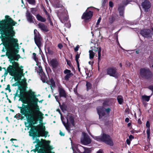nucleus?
Instances as JSON below:
<instances>
[{
	"mask_svg": "<svg viewBox=\"0 0 153 153\" xmlns=\"http://www.w3.org/2000/svg\"><path fill=\"white\" fill-rule=\"evenodd\" d=\"M16 96H17V94H16V95H15V96L14 97V100L15 99V98H16Z\"/></svg>",
	"mask_w": 153,
	"mask_h": 153,
	"instance_id": "e2e57ef3",
	"label": "nucleus"
},
{
	"mask_svg": "<svg viewBox=\"0 0 153 153\" xmlns=\"http://www.w3.org/2000/svg\"><path fill=\"white\" fill-rule=\"evenodd\" d=\"M60 108L64 113L66 112L67 111V106H60Z\"/></svg>",
	"mask_w": 153,
	"mask_h": 153,
	"instance_id": "72a5a7b5",
	"label": "nucleus"
},
{
	"mask_svg": "<svg viewBox=\"0 0 153 153\" xmlns=\"http://www.w3.org/2000/svg\"><path fill=\"white\" fill-rule=\"evenodd\" d=\"M125 121L126 123H128L129 121V119L127 117L126 118Z\"/></svg>",
	"mask_w": 153,
	"mask_h": 153,
	"instance_id": "864d4df0",
	"label": "nucleus"
},
{
	"mask_svg": "<svg viewBox=\"0 0 153 153\" xmlns=\"http://www.w3.org/2000/svg\"><path fill=\"white\" fill-rule=\"evenodd\" d=\"M136 53L137 54L139 53V50H137V51H136Z\"/></svg>",
	"mask_w": 153,
	"mask_h": 153,
	"instance_id": "052dcab7",
	"label": "nucleus"
},
{
	"mask_svg": "<svg viewBox=\"0 0 153 153\" xmlns=\"http://www.w3.org/2000/svg\"><path fill=\"white\" fill-rule=\"evenodd\" d=\"M151 29H152V31L153 32V27H152L151 28Z\"/></svg>",
	"mask_w": 153,
	"mask_h": 153,
	"instance_id": "338daca9",
	"label": "nucleus"
},
{
	"mask_svg": "<svg viewBox=\"0 0 153 153\" xmlns=\"http://www.w3.org/2000/svg\"><path fill=\"white\" fill-rule=\"evenodd\" d=\"M100 119L103 120L109 115L110 109L109 108H105L102 106H99L97 108Z\"/></svg>",
	"mask_w": 153,
	"mask_h": 153,
	"instance_id": "423d86ee",
	"label": "nucleus"
},
{
	"mask_svg": "<svg viewBox=\"0 0 153 153\" xmlns=\"http://www.w3.org/2000/svg\"><path fill=\"white\" fill-rule=\"evenodd\" d=\"M131 125V124L130 123H129L128 124L127 126L128 127H130Z\"/></svg>",
	"mask_w": 153,
	"mask_h": 153,
	"instance_id": "13d9d810",
	"label": "nucleus"
},
{
	"mask_svg": "<svg viewBox=\"0 0 153 153\" xmlns=\"http://www.w3.org/2000/svg\"><path fill=\"white\" fill-rule=\"evenodd\" d=\"M150 96L146 95H143L142 97V100L143 101H148L150 99Z\"/></svg>",
	"mask_w": 153,
	"mask_h": 153,
	"instance_id": "7c9ffc66",
	"label": "nucleus"
},
{
	"mask_svg": "<svg viewBox=\"0 0 153 153\" xmlns=\"http://www.w3.org/2000/svg\"><path fill=\"white\" fill-rule=\"evenodd\" d=\"M72 148L74 152L73 153H76L77 151L80 153L81 152L79 149L82 150V149L84 150V153H90V149L85 148L79 144L74 146H73L72 144Z\"/></svg>",
	"mask_w": 153,
	"mask_h": 153,
	"instance_id": "6e6552de",
	"label": "nucleus"
},
{
	"mask_svg": "<svg viewBox=\"0 0 153 153\" xmlns=\"http://www.w3.org/2000/svg\"><path fill=\"white\" fill-rule=\"evenodd\" d=\"M97 153H103V151L102 150L100 149L97 151Z\"/></svg>",
	"mask_w": 153,
	"mask_h": 153,
	"instance_id": "6e6d98bb",
	"label": "nucleus"
},
{
	"mask_svg": "<svg viewBox=\"0 0 153 153\" xmlns=\"http://www.w3.org/2000/svg\"><path fill=\"white\" fill-rule=\"evenodd\" d=\"M64 12L65 13L63 14H62L59 16V19L62 23H63L65 21H67L68 19V17L67 16V10H65Z\"/></svg>",
	"mask_w": 153,
	"mask_h": 153,
	"instance_id": "aec40b11",
	"label": "nucleus"
},
{
	"mask_svg": "<svg viewBox=\"0 0 153 153\" xmlns=\"http://www.w3.org/2000/svg\"><path fill=\"white\" fill-rule=\"evenodd\" d=\"M127 4H128L127 3H126V4H124V3H123V4H124V5H126Z\"/></svg>",
	"mask_w": 153,
	"mask_h": 153,
	"instance_id": "0e129e2a",
	"label": "nucleus"
},
{
	"mask_svg": "<svg viewBox=\"0 0 153 153\" xmlns=\"http://www.w3.org/2000/svg\"><path fill=\"white\" fill-rule=\"evenodd\" d=\"M134 137L132 135H130L129 137V139L130 140H131L134 138Z\"/></svg>",
	"mask_w": 153,
	"mask_h": 153,
	"instance_id": "a18cd8bd",
	"label": "nucleus"
},
{
	"mask_svg": "<svg viewBox=\"0 0 153 153\" xmlns=\"http://www.w3.org/2000/svg\"><path fill=\"white\" fill-rule=\"evenodd\" d=\"M78 70L79 71H80V69L79 68H78Z\"/></svg>",
	"mask_w": 153,
	"mask_h": 153,
	"instance_id": "69168bd1",
	"label": "nucleus"
},
{
	"mask_svg": "<svg viewBox=\"0 0 153 153\" xmlns=\"http://www.w3.org/2000/svg\"><path fill=\"white\" fill-rule=\"evenodd\" d=\"M118 101L120 104H122L123 102V97L121 96H118L117 97Z\"/></svg>",
	"mask_w": 153,
	"mask_h": 153,
	"instance_id": "473e14b6",
	"label": "nucleus"
},
{
	"mask_svg": "<svg viewBox=\"0 0 153 153\" xmlns=\"http://www.w3.org/2000/svg\"><path fill=\"white\" fill-rule=\"evenodd\" d=\"M36 18L38 21H40L41 22H44L46 20V19L45 18L43 17L39 14L37 15Z\"/></svg>",
	"mask_w": 153,
	"mask_h": 153,
	"instance_id": "bb28decb",
	"label": "nucleus"
},
{
	"mask_svg": "<svg viewBox=\"0 0 153 153\" xmlns=\"http://www.w3.org/2000/svg\"><path fill=\"white\" fill-rule=\"evenodd\" d=\"M36 54L35 53H33V59L35 60V61L36 62V65H38L39 64V62L38 60V59L36 58Z\"/></svg>",
	"mask_w": 153,
	"mask_h": 153,
	"instance_id": "f704fd0d",
	"label": "nucleus"
},
{
	"mask_svg": "<svg viewBox=\"0 0 153 153\" xmlns=\"http://www.w3.org/2000/svg\"><path fill=\"white\" fill-rule=\"evenodd\" d=\"M27 1L30 4H33L34 2V0H27Z\"/></svg>",
	"mask_w": 153,
	"mask_h": 153,
	"instance_id": "79ce46f5",
	"label": "nucleus"
},
{
	"mask_svg": "<svg viewBox=\"0 0 153 153\" xmlns=\"http://www.w3.org/2000/svg\"><path fill=\"white\" fill-rule=\"evenodd\" d=\"M64 73L65 74H66L64 77V79L66 81L68 80L69 78L73 75V74L71 73V71L68 69H66L65 70Z\"/></svg>",
	"mask_w": 153,
	"mask_h": 153,
	"instance_id": "6ab92c4d",
	"label": "nucleus"
},
{
	"mask_svg": "<svg viewBox=\"0 0 153 153\" xmlns=\"http://www.w3.org/2000/svg\"><path fill=\"white\" fill-rule=\"evenodd\" d=\"M140 33L143 36L146 38L151 37L153 35L151 31L149 29L143 30L140 31Z\"/></svg>",
	"mask_w": 153,
	"mask_h": 153,
	"instance_id": "2eb2a0df",
	"label": "nucleus"
},
{
	"mask_svg": "<svg viewBox=\"0 0 153 153\" xmlns=\"http://www.w3.org/2000/svg\"><path fill=\"white\" fill-rule=\"evenodd\" d=\"M107 73L110 76L116 78H118L120 75V73L118 72L117 69L114 68H111L108 69Z\"/></svg>",
	"mask_w": 153,
	"mask_h": 153,
	"instance_id": "ddd939ff",
	"label": "nucleus"
},
{
	"mask_svg": "<svg viewBox=\"0 0 153 153\" xmlns=\"http://www.w3.org/2000/svg\"><path fill=\"white\" fill-rule=\"evenodd\" d=\"M62 6V5L61 4H56L55 5V6L57 8H59L60 7H61Z\"/></svg>",
	"mask_w": 153,
	"mask_h": 153,
	"instance_id": "09e8293b",
	"label": "nucleus"
},
{
	"mask_svg": "<svg viewBox=\"0 0 153 153\" xmlns=\"http://www.w3.org/2000/svg\"><path fill=\"white\" fill-rule=\"evenodd\" d=\"M48 83L50 85V86L52 90L53 89V88L55 87V82L53 79H51L50 81H48Z\"/></svg>",
	"mask_w": 153,
	"mask_h": 153,
	"instance_id": "393cba45",
	"label": "nucleus"
},
{
	"mask_svg": "<svg viewBox=\"0 0 153 153\" xmlns=\"http://www.w3.org/2000/svg\"><path fill=\"white\" fill-rule=\"evenodd\" d=\"M45 127L42 124H41L37 126H32L29 131V135L31 136L34 137L36 133L37 132L38 136L46 137L48 132L45 131Z\"/></svg>",
	"mask_w": 153,
	"mask_h": 153,
	"instance_id": "20e7f679",
	"label": "nucleus"
},
{
	"mask_svg": "<svg viewBox=\"0 0 153 153\" xmlns=\"http://www.w3.org/2000/svg\"><path fill=\"white\" fill-rule=\"evenodd\" d=\"M79 48V45H77L74 49V51H77Z\"/></svg>",
	"mask_w": 153,
	"mask_h": 153,
	"instance_id": "37998d69",
	"label": "nucleus"
},
{
	"mask_svg": "<svg viewBox=\"0 0 153 153\" xmlns=\"http://www.w3.org/2000/svg\"><path fill=\"white\" fill-rule=\"evenodd\" d=\"M45 50L46 51H48V53L49 54L52 55L53 53V51L50 49V48L49 47H47V46H46Z\"/></svg>",
	"mask_w": 153,
	"mask_h": 153,
	"instance_id": "c9c22d12",
	"label": "nucleus"
},
{
	"mask_svg": "<svg viewBox=\"0 0 153 153\" xmlns=\"http://www.w3.org/2000/svg\"><path fill=\"white\" fill-rule=\"evenodd\" d=\"M91 8H93V7L88 8L85 12L83 14L82 18L84 19L85 21H86L90 19L92 16L93 12L89 10Z\"/></svg>",
	"mask_w": 153,
	"mask_h": 153,
	"instance_id": "f8f14e48",
	"label": "nucleus"
},
{
	"mask_svg": "<svg viewBox=\"0 0 153 153\" xmlns=\"http://www.w3.org/2000/svg\"><path fill=\"white\" fill-rule=\"evenodd\" d=\"M37 65L38 66V68L37 69V71L39 73V74L41 76V79L42 81L45 82L46 81V78L42 71V68L40 65V63H39V65Z\"/></svg>",
	"mask_w": 153,
	"mask_h": 153,
	"instance_id": "4468645a",
	"label": "nucleus"
},
{
	"mask_svg": "<svg viewBox=\"0 0 153 153\" xmlns=\"http://www.w3.org/2000/svg\"><path fill=\"white\" fill-rule=\"evenodd\" d=\"M107 1V0H102V5L103 6L105 5V3Z\"/></svg>",
	"mask_w": 153,
	"mask_h": 153,
	"instance_id": "a19ab883",
	"label": "nucleus"
},
{
	"mask_svg": "<svg viewBox=\"0 0 153 153\" xmlns=\"http://www.w3.org/2000/svg\"><path fill=\"white\" fill-rule=\"evenodd\" d=\"M61 119L62 121L63 124L64 126H65L66 128L68 131H69V127L68 124V123H71L73 125H74V119L73 116L71 114H68L66 117V119L67 120V124H66L63 121L62 118L61 117Z\"/></svg>",
	"mask_w": 153,
	"mask_h": 153,
	"instance_id": "9d476101",
	"label": "nucleus"
},
{
	"mask_svg": "<svg viewBox=\"0 0 153 153\" xmlns=\"http://www.w3.org/2000/svg\"><path fill=\"white\" fill-rule=\"evenodd\" d=\"M131 140H130L129 139H127L126 140V142H127V144L128 145H129L131 143Z\"/></svg>",
	"mask_w": 153,
	"mask_h": 153,
	"instance_id": "49530a36",
	"label": "nucleus"
},
{
	"mask_svg": "<svg viewBox=\"0 0 153 153\" xmlns=\"http://www.w3.org/2000/svg\"><path fill=\"white\" fill-rule=\"evenodd\" d=\"M101 20V18L100 17L99 18V19H98V20L97 21V24H96L97 26H96V27H98L97 26L99 24V23H100V22Z\"/></svg>",
	"mask_w": 153,
	"mask_h": 153,
	"instance_id": "ea45409f",
	"label": "nucleus"
},
{
	"mask_svg": "<svg viewBox=\"0 0 153 153\" xmlns=\"http://www.w3.org/2000/svg\"><path fill=\"white\" fill-rule=\"evenodd\" d=\"M89 58L90 59H93L95 54V53L92 50H89Z\"/></svg>",
	"mask_w": 153,
	"mask_h": 153,
	"instance_id": "c756f323",
	"label": "nucleus"
},
{
	"mask_svg": "<svg viewBox=\"0 0 153 153\" xmlns=\"http://www.w3.org/2000/svg\"><path fill=\"white\" fill-rule=\"evenodd\" d=\"M146 126L148 128L147 131L146 133L147 135L148 138L149 139L150 137V124L149 122L147 121L146 123Z\"/></svg>",
	"mask_w": 153,
	"mask_h": 153,
	"instance_id": "b1692460",
	"label": "nucleus"
},
{
	"mask_svg": "<svg viewBox=\"0 0 153 153\" xmlns=\"http://www.w3.org/2000/svg\"><path fill=\"white\" fill-rule=\"evenodd\" d=\"M142 6L145 11H147L151 7V4L149 1L145 0L142 3Z\"/></svg>",
	"mask_w": 153,
	"mask_h": 153,
	"instance_id": "a211bd4d",
	"label": "nucleus"
},
{
	"mask_svg": "<svg viewBox=\"0 0 153 153\" xmlns=\"http://www.w3.org/2000/svg\"><path fill=\"white\" fill-rule=\"evenodd\" d=\"M22 76H23V72L22 73V74L20 79H19L18 80H16L15 78V81H18V82H16L14 84V86H17L18 85H20L21 86H23L24 87H25V86L27 85V83L26 82V80L25 79H22L21 81H20L21 78L22 77Z\"/></svg>",
	"mask_w": 153,
	"mask_h": 153,
	"instance_id": "f3484780",
	"label": "nucleus"
},
{
	"mask_svg": "<svg viewBox=\"0 0 153 153\" xmlns=\"http://www.w3.org/2000/svg\"><path fill=\"white\" fill-rule=\"evenodd\" d=\"M21 99L23 103L27 104L28 105H37L38 102L39 104H40L43 101V100L39 101L34 92L30 90L28 92L25 93Z\"/></svg>",
	"mask_w": 153,
	"mask_h": 153,
	"instance_id": "7ed1b4c3",
	"label": "nucleus"
},
{
	"mask_svg": "<svg viewBox=\"0 0 153 153\" xmlns=\"http://www.w3.org/2000/svg\"><path fill=\"white\" fill-rule=\"evenodd\" d=\"M21 111L26 117L30 120H37L38 119L41 121L44 114L40 111L38 106H23Z\"/></svg>",
	"mask_w": 153,
	"mask_h": 153,
	"instance_id": "f03ea898",
	"label": "nucleus"
},
{
	"mask_svg": "<svg viewBox=\"0 0 153 153\" xmlns=\"http://www.w3.org/2000/svg\"><path fill=\"white\" fill-rule=\"evenodd\" d=\"M59 134L61 136H64L65 135L61 131H60Z\"/></svg>",
	"mask_w": 153,
	"mask_h": 153,
	"instance_id": "5fc2aeb1",
	"label": "nucleus"
},
{
	"mask_svg": "<svg viewBox=\"0 0 153 153\" xmlns=\"http://www.w3.org/2000/svg\"><path fill=\"white\" fill-rule=\"evenodd\" d=\"M5 17L6 20H2L0 22V33L2 36V40L7 50L6 55L11 60L13 65H10L7 70L5 68H3L5 71L4 76H6L9 72L17 80L20 79L23 71L22 69L23 67H19L18 63L14 61L18 60L20 57V56L17 54L19 49L18 40L13 38L15 33L13 26L17 23L8 16H6Z\"/></svg>",
	"mask_w": 153,
	"mask_h": 153,
	"instance_id": "f257e3e1",
	"label": "nucleus"
},
{
	"mask_svg": "<svg viewBox=\"0 0 153 153\" xmlns=\"http://www.w3.org/2000/svg\"><path fill=\"white\" fill-rule=\"evenodd\" d=\"M86 86L87 90L90 89L91 88V85L89 82H87L86 83Z\"/></svg>",
	"mask_w": 153,
	"mask_h": 153,
	"instance_id": "e433bc0d",
	"label": "nucleus"
},
{
	"mask_svg": "<svg viewBox=\"0 0 153 153\" xmlns=\"http://www.w3.org/2000/svg\"><path fill=\"white\" fill-rule=\"evenodd\" d=\"M26 16L27 21L30 23L34 22V17L29 13L27 12Z\"/></svg>",
	"mask_w": 153,
	"mask_h": 153,
	"instance_id": "412c9836",
	"label": "nucleus"
},
{
	"mask_svg": "<svg viewBox=\"0 0 153 153\" xmlns=\"http://www.w3.org/2000/svg\"><path fill=\"white\" fill-rule=\"evenodd\" d=\"M59 91V96H55V98L57 101H58V98L60 97H66L67 94L65 91L61 86H59L58 87Z\"/></svg>",
	"mask_w": 153,
	"mask_h": 153,
	"instance_id": "dca6fc26",
	"label": "nucleus"
},
{
	"mask_svg": "<svg viewBox=\"0 0 153 153\" xmlns=\"http://www.w3.org/2000/svg\"><path fill=\"white\" fill-rule=\"evenodd\" d=\"M34 40L35 43L40 50L42 45L41 43L42 39L40 35L37 30L36 29L34 30Z\"/></svg>",
	"mask_w": 153,
	"mask_h": 153,
	"instance_id": "1a4fd4ad",
	"label": "nucleus"
},
{
	"mask_svg": "<svg viewBox=\"0 0 153 153\" xmlns=\"http://www.w3.org/2000/svg\"><path fill=\"white\" fill-rule=\"evenodd\" d=\"M151 147V146L150 144L149 143L148 145L145 147L144 149L145 151H147L149 150V149Z\"/></svg>",
	"mask_w": 153,
	"mask_h": 153,
	"instance_id": "4c0bfd02",
	"label": "nucleus"
},
{
	"mask_svg": "<svg viewBox=\"0 0 153 153\" xmlns=\"http://www.w3.org/2000/svg\"><path fill=\"white\" fill-rule=\"evenodd\" d=\"M44 11H45V12L46 14L47 15V17L48 20L49 22L51 25H53V23L52 22V21H51V19L50 16V15H49V14L48 13V12L46 10H45Z\"/></svg>",
	"mask_w": 153,
	"mask_h": 153,
	"instance_id": "2f4dec72",
	"label": "nucleus"
},
{
	"mask_svg": "<svg viewBox=\"0 0 153 153\" xmlns=\"http://www.w3.org/2000/svg\"><path fill=\"white\" fill-rule=\"evenodd\" d=\"M91 60L89 62V64L91 65H92L94 63V61L93 60V59H90Z\"/></svg>",
	"mask_w": 153,
	"mask_h": 153,
	"instance_id": "c03bdc74",
	"label": "nucleus"
},
{
	"mask_svg": "<svg viewBox=\"0 0 153 153\" xmlns=\"http://www.w3.org/2000/svg\"><path fill=\"white\" fill-rule=\"evenodd\" d=\"M39 28L42 30L44 31H48L47 27L43 23H39L38 25Z\"/></svg>",
	"mask_w": 153,
	"mask_h": 153,
	"instance_id": "5701e85b",
	"label": "nucleus"
},
{
	"mask_svg": "<svg viewBox=\"0 0 153 153\" xmlns=\"http://www.w3.org/2000/svg\"><path fill=\"white\" fill-rule=\"evenodd\" d=\"M44 143L46 145V148L47 150H51L53 148L49 145V144L50 143V141H46L45 140H44Z\"/></svg>",
	"mask_w": 153,
	"mask_h": 153,
	"instance_id": "a878e982",
	"label": "nucleus"
},
{
	"mask_svg": "<svg viewBox=\"0 0 153 153\" xmlns=\"http://www.w3.org/2000/svg\"><path fill=\"white\" fill-rule=\"evenodd\" d=\"M6 120H7V121H9V120H8V117H6Z\"/></svg>",
	"mask_w": 153,
	"mask_h": 153,
	"instance_id": "bf43d9fd",
	"label": "nucleus"
},
{
	"mask_svg": "<svg viewBox=\"0 0 153 153\" xmlns=\"http://www.w3.org/2000/svg\"><path fill=\"white\" fill-rule=\"evenodd\" d=\"M149 88L152 91H153V86H150L149 87Z\"/></svg>",
	"mask_w": 153,
	"mask_h": 153,
	"instance_id": "3c124183",
	"label": "nucleus"
},
{
	"mask_svg": "<svg viewBox=\"0 0 153 153\" xmlns=\"http://www.w3.org/2000/svg\"><path fill=\"white\" fill-rule=\"evenodd\" d=\"M79 57V55L78 54H77L76 56V60L77 64L79 63L78 59Z\"/></svg>",
	"mask_w": 153,
	"mask_h": 153,
	"instance_id": "58836bf2",
	"label": "nucleus"
},
{
	"mask_svg": "<svg viewBox=\"0 0 153 153\" xmlns=\"http://www.w3.org/2000/svg\"><path fill=\"white\" fill-rule=\"evenodd\" d=\"M120 15L122 16L123 14L124 7L123 6L122 7L119 6L118 8Z\"/></svg>",
	"mask_w": 153,
	"mask_h": 153,
	"instance_id": "c85d7f7f",
	"label": "nucleus"
},
{
	"mask_svg": "<svg viewBox=\"0 0 153 153\" xmlns=\"http://www.w3.org/2000/svg\"><path fill=\"white\" fill-rule=\"evenodd\" d=\"M151 67L152 68H153V65L151 66Z\"/></svg>",
	"mask_w": 153,
	"mask_h": 153,
	"instance_id": "774afa93",
	"label": "nucleus"
},
{
	"mask_svg": "<svg viewBox=\"0 0 153 153\" xmlns=\"http://www.w3.org/2000/svg\"><path fill=\"white\" fill-rule=\"evenodd\" d=\"M6 89L10 91V85H7V87L6 88Z\"/></svg>",
	"mask_w": 153,
	"mask_h": 153,
	"instance_id": "603ef678",
	"label": "nucleus"
},
{
	"mask_svg": "<svg viewBox=\"0 0 153 153\" xmlns=\"http://www.w3.org/2000/svg\"><path fill=\"white\" fill-rule=\"evenodd\" d=\"M89 134L94 139L97 141L103 142L110 146L113 145V141L110 136L108 134L103 133L100 136H95L91 135L90 133H89Z\"/></svg>",
	"mask_w": 153,
	"mask_h": 153,
	"instance_id": "39448f33",
	"label": "nucleus"
},
{
	"mask_svg": "<svg viewBox=\"0 0 153 153\" xmlns=\"http://www.w3.org/2000/svg\"><path fill=\"white\" fill-rule=\"evenodd\" d=\"M95 51H98V61H99L100 60L101 58V48L100 47H98L97 48H96V49H95Z\"/></svg>",
	"mask_w": 153,
	"mask_h": 153,
	"instance_id": "cd10ccee",
	"label": "nucleus"
},
{
	"mask_svg": "<svg viewBox=\"0 0 153 153\" xmlns=\"http://www.w3.org/2000/svg\"><path fill=\"white\" fill-rule=\"evenodd\" d=\"M58 47L60 49H61L63 47L62 45L61 44H59L58 45Z\"/></svg>",
	"mask_w": 153,
	"mask_h": 153,
	"instance_id": "de8ad7c7",
	"label": "nucleus"
},
{
	"mask_svg": "<svg viewBox=\"0 0 153 153\" xmlns=\"http://www.w3.org/2000/svg\"><path fill=\"white\" fill-rule=\"evenodd\" d=\"M48 150V153H54L53 152H52L51 151V150Z\"/></svg>",
	"mask_w": 153,
	"mask_h": 153,
	"instance_id": "4d7b16f0",
	"label": "nucleus"
},
{
	"mask_svg": "<svg viewBox=\"0 0 153 153\" xmlns=\"http://www.w3.org/2000/svg\"><path fill=\"white\" fill-rule=\"evenodd\" d=\"M120 67H122V64L121 63H120Z\"/></svg>",
	"mask_w": 153,
	"mask_h": 153,
	"instance_id": "680f3d73",
	"label": "nucleus"
},
{
	"mask_svg": "<svg viewBox=\"0 0 153 153\" xmlns=\"http://www.w3.org/2000/svg\"><path fill=\"white\" fill-rule=\"evenodd\" d=\"M49 65L52 67L53 68H56L58 62L56 60L53 59L51 60L49 62Z\"/></svg>",
	"mask_w": 153,
	"mask_h": 153,
	"instance_id": "4be33fe9",
	"label": "nucleus"
},
{
	"mask_svg": "<svg viewBox=\"0 0 153 153\" xmlns=\"http://www.w3.org/2000/svg\"><path fill=\"white\" fill-rule=\"evenodd\" d=\"M140 75L141 77L145 78H148L152 76V74L149 69L145 68L140 69Z\"/></svg>",
	"mask_w": 153,
	"mask_h": 153,
	"instance_id": "0eeeda50",
	"label": "nucleus"
},
{
	"mask_svg": "<svg viewBox=\"0 0 153 153\" xmlns=\"http://www.w3.org/2000/svg\"><path fill=\"white\" fill-rule=\"evenodd\" d=\"M91 141V140L88 135L85 133L82 132L81 138V143L84 145H87L90 143Z\"/></svg>",
	"mask_w": 153,
	"mask_h": 153,
	"instance_id": "9b49d317",
	"label": "nucleus"
},
{
	"mask_svg": "<svg viewBox=\"0 0 153 153\" xmlns=\"http://www.w3.org/2000/svg\"><path fill=\"white\" fill-rule=\"evenodd\" d=\"M109 6L111 7H112L113 6V3L111 1H110L109 3Z\"/></svg>",
	"mask_w": 153,
	"mask_h": 153,
	"instance_id": "8fccbe9b",
	"label": "nucleus"
}]
</instances>
